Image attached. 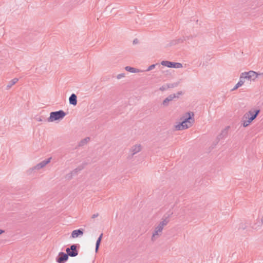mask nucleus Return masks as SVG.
<instances>
[{"label": "nucleus", "mask_w": 263, "mask_h": 263, "mask_svg": "<svg viewBox=\"0 0 263 263\" xmlns=\"http://www.w3.org/2000/svg\"><path fill=\"white\" fill-rule=\"evenodd\" d=\"M260 112V110L259 109L252 108L248 112L245 114L242 119L243 126L244 127H248L259 115Z\"/></svg>", "instance_id": "obj_1"}, {"label": "nucleus", "mask_w": 263, "mask_h": 263, "mask_svg": "<svg viewBox=\"0 0 263 263\" xmlns=\"http://www.w3.org/2000/svg\"><path fill=\"white\" fill-rule=\"evenodd\" d=\"M66 115V112L63 110L52 111L50 113V116L47 118V121L49 122L57 121H60L62 120Z\"/></svg>", "instance_id": "obj_2"}, {"label": "nucleus", "mask_w": 263, "mask_h": 263, "mask_svg": "<svg viewBox=\"0 0 263 263\" xmlns=\"http://www.w3.org/2000/svg\"><path fill=\"white\" fill-rule=\"evenodd\" d=\"M80 247L79 244H73L69 247L67 248L65 251L68 256L76 257L78 255Z\"/></svg>", "instance_id": "obj_3"}, {"label": "nucleus", "mask_w": 263, "mask_h": 263, "mask_svg": "<svg viewBox=\"0 0 263 263\" xmlns=\"http://www.w3.org/2000/svg\"><path fill=\"white\" fill-rule=\"evenodd\" d=\"M194 117V112L189 111L187 112L185 114V116L181 118L180 120H182L186 124H188V125H190V127H191L195 121Z\"/></svg>", "instance_id": "obj_4"}, {"label": "nucleus", "mask_w": 263, "mask_h": 263, "mask_svg": "<svg viewBox=\"0 0 263 263\" xmlns=\"http://www.w3.org/2000/svg\"><path fill=\"white\" fill-rule=\"evenodd\" d=\"M241 78L248 79L249 80H254L258 77V72L250 70L248 72H242L241 74Z\"/></svg>", "instance_id": "obj_5"}, {"label": "nucleus", "mask_w": 263, "mask_h": 263, "mask_svg": "<svg viewBox=\"0 0 263 263\" xmlns=\"http://www.w3.org/2000/svg\"><path fill=\"white\" fill-rule=\"evenodd\" d=\"M161 64L169 68H180L182 67V64L180 63L173 62L168 61H162Z\"/></svg>", "instance_id": "obj_6"}, {"label": "nucleus", "mask_w": 263, "mask_h": 263, "mask_svg": "<svg viewBox=\"0 0 263 263\" xmlns=\"http://www.w3.org/2000/svg\"><path fill=\"white\" fill-rule=\"evenodd\" d=\"M68 259V255L63 252H60L55 259L58 263H65Z\"/></svg>", "instance_id": "obj_7"}, {"label": "nucleus", "mask_w": 263, "mask_h": 263, "mask_svg": "<svg viewBox=\"0 0 263 263\" xmlns=\"http://www.w3.org/2000/svg\"><path fill=\"white\" fill-rule=\"evenodd\" d=\"M173 214V212L171 210H169L167 213H166L162 218V221L160 222L161 225H163L164 226L167 225L170 221V218L172 217Z\"/></svg>", "instance_id": "obj_8"}, {"label": "nucleus", "mask_w": 263, "mask_h": 263, "mask_svg": "<svg viewBox=\"0 0 263 263\" xmlns=\"http://www.w3.org/2000/svg\"><path fill=\"white\" fill-rule=\"evenodd\" d=\"M52 159L51 157H50L46 160H44L41 162L40 163L37 164L36 165L33 166V168H35V170H40L44 167H45L47 164H48L50 162L51 159Z\"/></svg>", "instance_id": "obj_9"}, {"label": "nucleus", "mask_w": 263, "mask_h": 263, "mask_svg": "<svg viewBox=\"0 0 263 263\" xmlns=\"http://www.w3.org/2000/svg\"><path fill=\"white\" fill-rule=\"evenodd\" d=\"M84 230L80 228L77 230H73L70 236V238H76L82 236L84 234Z\"/></svg>", "instance_id": "obj_10"}, {"label": "nucleus", "mask_w": 263, "mask_h": 263, "mask_svg": "<svg viewBox=\"0 0 263 263\" xmlns=\"http://www.w3.org/2000/svg\"><path fill=\"white\" fill-rule=\"evenodd\" d=\"M164 227V226L163 225H161V223L160 222L158 226L155 228L152 237V240H153V238L155 237V236L158 235L159 233H161L162 232Z\"/></svg>", "instance_id": "obj_11"}, {"label": "nucleus", "mask_w": 263, "mask_h": 263, "mask_svg": "<svg viewBox=\"0 0 263 263\" xmlns=\"http://www.w3.org/2000/svg\"><path fill=\"white\" fill-rule=\"evenodd\" d=\"M181 122H179L177 125L175 126V128L177 130H183L187 129L190 127V125L186 124L182 120H181Z\"/></svg>", "instance_id": "obj_12"}, {"label": "nucleus", "mask_w": 263, "mask_h": 263, "mask_svg": "<svg viewBox=\"0 0 263 263\" xmlns=\"http://www.w3.org/2000/svg\"><path fill=\"white\" fill-rule=\"evenodd\" d=\"M87 165V162H83L81 165H79L78 167H77L76 168H75L74 170L71 172L72 175H77L78 173L82 170H83Z\"/></svg>", "instance_id": "obj_13"}, {"label": "nucleus", "mask_w": 263, "mask_h": 263, "mask_svg": "<svg viewBox=\"0 0 263 263\" xmlns=\"http://www.w3.org/2000/svg\"><path fill=\"white\" fill-rule=\"evenodd\" d=\"M175 97L174 95H169L163 101L162 105L164 107L167 106L169 105L170 102L173 101L175 99Z\"/></svg>", "instance_id": "obj_14"}, {"label": "nucleus", "mask_w": 263, "mask_h": 263, "mask_svg": "<svg viewBox=\"0 0 263 263\" xmlns=\"http://www.w3.org/2000/svg\"><path fill=\"white\" fill-rule=\"evenodd\" d=\"M69 102L71 105L76 106L77 104V97L74 93H72L69 98Z\"/></svg>", "instance_id": "obj_15"}, {"label": "nucleus", "mask_w": 263, "mask_h": 263, "mask_svg": "<svg viewBox=\"0 0 263 263\" xmlns=\"http://www.w3.org/2000/svg\"><path fill=\"white\" fill-rule=\"evenodd\" d=\"M141 151V145H135L133 146L131 148L132 152V156H134L135 154Z\"/></svg>", "instance_id": "obj_16"}, {"label": "nucleus", "mask_w": 263, "mask_h": 263, "mask_svg": "<svg viewBox=\"0 0 263 263\" xmlns=\"http://www.w3.org/2000/svg\"><path fill=\"white\" fill-rule=\"evenodd\" d=\"M244 78H241V74H240V79L239 82L235 85L233 88L231 89V91H234L236 90L239 87L241 86L245 82Z\"/></svg>", "instance_id": "obj_17"}, {"label": "nucleus", "mask_w": 263, "mask_h": 263, "mask_svg": "<svg viewBox=\"0 0 263 263\" xmlns=\"http://www.w3.org/2000/svg\"><path fill=\"white\" fill-rule=\"evenodd\" d=\"M229 128V126L227 127L225 129L222 130L221 133L218 135L217 139L219 140L220 139L226 137L228 134V129Z\"/></svg>", "instance_id": "obj_18"}, {"label": "nucleus", "mask_w": 263, "mask_h": 263, "mask_svg": "<svg viewBox=\"0 0 263 263\" xmlns=\"http://www.w3.org/2000/svg\"><path fill=\"white\" fill-rule=\"evenodd\" d=\"M18 81V79L17 78H14L13 79L11 80L7 85L6 89H9L13 85L16 83Z\"/></svg>", "instance_id": "obj_19"}, {"label": "nucleus", "mask_w": 263, "mask_h": 263, "mask_svg": "<svg viewBox=\"0 0 263 263\" xmlns=\"http://www.w3.org/2000/svg\"><path fill=\"white\" fill-rule=\"evenodd\" d=\"M125 69L130 72H137L139 71V70L138 69H136L135 68L130 67V66H126L125 67Z\"/></svg>", "instance_id": "obj_20"}, {"label": "nucleus", "mask_w": 263, "mask_h": 263, "mask_svg": "<svg viewBox=\"0 0 263 263\" xmlns=\"http://www.w3.org/2000/svg\"><path fill=\"white\" fill-rule=\"evenodd\" d=\"M90 140V138L89 137H86L83 139H82L80 142V144H79V146H83L84 145V144H85L88 141H89Z\"/></svg>", "instance_id": "obj_21"}, {"label": "nucleus", "mask_w": 263, "mask_h": 263, "mask_svg": "<svg viewBox=\"0 0 263 263\" xmlns=\"http://www.w3.org/2000/svg\"><path fill=\"white\" fill-rule=\"evenodd\" d=\"M179 82H176V83H170V84H167V87L169 88H174V87H177L178 84H179Z\"/></svg>", "instance_id": "obj_22"}, {"label": "nucleus", "mask_w": 263, "mask_h": 263, "mask_svg": "<svg viewBox=\"0 0 263 263\" xmlns=\"http://www.w3.org/2000/svg\"><path fill=\"white\" fill-rule=\"evenodd\" d=\"M103 234L101 233L99 237L98 238L96 244L100 245L102 238H103Z\"/></svg>", "instance_id": "obj_23"}, {"label": "nucleus", "mask_w": 263, "mask_h": 263, "mask_svg": "<svg viewBox=\"0 0 263 263\" xmlns=\"http://www.w3.org/2000/svg\"><path fill=\"white\" fill-rule=\"evenodd\" d=\"M177 44V41H176V39L172 40L170 43L167 45V46H172L173 45H176Z\"/></svg>", "instance_id": "obj_24"}, {"label": "nucleus", "mask_w": 263, "mask_h": 263, "mask_svg": "<svg viewBox=\"0 0 263 263\" xmlns=\"http://www.w3.org/2000/svg\"><path fill=\"white\" fill-rule=\"evenodd\" d=\"M171 95L175 96V99H178L179 97V96L182 95V92L181 91H179L177 92L176 93H173V94H171Z\"/></svg>", "instance_id": "obj_25"}, {"label": "nucleus", "mask_w": 263, "mask_h": 263, "mask_svg": "<svg viewBox=\"0 0 263 263\" xmlns=\"http://www.w3.org/2000/svg\"><path fill=\"white\" fill-rule=\"evenodd\" d=\"M157 65V64H152L151 65H150L148 68L146 70V71H150V70H152V69H153L154 68H155V67H156V66Z\"/></svg>", "instance_id": "obj_26"}, {"label": "nucleus", "mask_w": 263, "mask_h": 263, "mask_svg": "<svg viewBox=\"0 0 263 263\" xmlns=\"http://www.w3.org/2000/svg\"><path fill=\"white\" fill-rule=\"evenodd\" d=\"M176 41H177V44L183 42L184 41H185V38L182 37V38H179L178 39H176Z\"/></svg>", "instance_id": "obj_27"}, {"label": "nucleus", "mask_w": 263, "mask_h": 263, "mask_svg": "<svg viewBox=\"0 0 263 263\" xmlns=\"http://www.w3.org/2000/svg\"><path fill=\"white\" fill-rule=\"evenodd\" d=\"M73 176L74 175H72V173L70 172V173L66 175V178L68 180H70L72 179Z\"/></svg>", "instance_id": "obj_28"}, {"label": "nucleus", "mask_w": 263, "mask_h": 263, "mask_svg": "<svg viewBox=\"0 0 263 263\" xmlns=\"http://www.w3.org/2000/svg\"><path fill=\"white\" fill-rule=\"evenodd\" d=\"M167 88H168V87H167V85L166 86L163 85L159 88V90L163 91L166 90Z\"/></svg>", "instance_id": "obj_29"}, {"label": "nucleus", "mask_w": 263, "mask_h": 263, "mask_svg": "<svg viewBox=\"0 0 263 263\" xmlns=\"http://www.w3.org/2000/svg\"><path fill=\"white\" fill-rule=\"evenodd\" d=\"M35 168H33V167H31V168H30L28 171H27V173L28 175H30L32 172L35 170Z\"/></svg>", "instance_id": "obj_30"}, {"label": "nucleus", "mask_w": 263, "mask_h": 263, "mask_svg": "<svg viewBox=\"0 0 263 263\" xmlns=\"http://www.w3.org/2000/svg\"><path fill=\"white\" fill-rule=\"evenodd\" d=\"M124 77H125V74L124 73H120V74H119L118 75H117V78L118 79H120L121 78H123Z\"/></svg>", "instance_id": "obj_31"}, {"label": "nucleus", "mask_w": 263, "mask_h": 263, "mask_svg": "<svg viewBox=\"0 0 263 263\" xmlns=\"http://www.w3.org/2000/svg\"><path fill=\"white\" fill-rule=\"evenodd\" d=\"M100 246V245H99L96 244V247H95V252H96V253H97L98 252Z\"/></svg>", "instance_id": "obj_32"}, {"label": "nucleus", "mask_w": 263, "mask_h": 263, "mask_svg": "<svg viewBox=\"0 0 263 263\" xmlns=\"http://www.w3.org/2000/svg\"><path fill=\"white\" fill-rule=\"evenodd\" d=\"M247 227V226L245 224H241L239 227V229H242V230H245Z\"/></svg>", "instance_id": "obj_33"}, {"label": "nucleus", "mask_w": 263, "mask_h": 263, "mask_svg": "<svg viewBox=\"0 0 263 263\" xmlns=\"http://www.w3.org/2000/svg\"><path fill=\"white\" fill-rule=\"evenodd\" d=\"M139 43L138 39H135L133 41V44H137Z\"/></svg>", "instance_id": "obj_34"}, {"label": "nucleus", "mask_w": 263, "mask_h": 263, "mask_svg": "<svg viewBox=\"0 0 263 263\" xmlns=\"http://www.w3.org/2000/svg\"><path fill=\"white\" fill-rule=\"evenodd\" d=\"M99 216V214L98 213H96V214H94L92 215L91 216V218H95L97 217H98Z\"/></svg>", "instance_id": "obj_35"}, {"label": "nucleus", "mask_w": 263, "mask_h": 263, "mask_svg": "<svg viewBox=\"0 0 263 263\" xmlns=\"http://www.w3.org/2000/svg\"><path fill=\"white\" fill-rule=\"evenodd\" d=\"M36 120L37 121H43V119H42V117H36Z\"/></svg>", "instance_id": "obj_36"}, {"label": "nucleus", "mask_w": 263, "mask_h": 263, "mask_svg": "<svg viewBox=\"0 0 263 263\" xmlns=\"http://www.w3.org/2000/svg\"><path fill=\"white\" fill-rule=\"evenodd\" d=\"M5 232V231L2 229H0V235L4 233Z\"/></svg>", "instance_id": "obj_37"}, {"label": "nucleus", "mask_w": 263, "mask_h": 263, "mask_svg": "<svg viewBox=\"0 0 263 263\" xmlns=\"http://www.w3.org/2000/svg\"><path fill=\"white\" fill-rule=\"evenodd\" d=\"M183 37L185 38V40H189L190 39V36H185V37L183 36Z\"/></svg>", "instance_id": "obj_38"}, {"label": "nucleus", "mask_w": 263, "mask_h": 263, "mask_svg": "<svg viewBox=\"0 0 263 263\" xmlns=\"http://www.w3.org/2000/svg\"><path fill=\"white\" fill-rule=\"evenodd\" d=\"M258 76H263V73H258Z\"/></svg>", "instance_id": "obj_39"}, {"label": "nucleus", "mask_w": 263, "mask_h": 263, "mask_svg": "<svg viewBox=\"0 0 263 263\" xmlns=\"http://www.w3.org/2000/svg\"><path fill=\"white\" fill-rule=\"evenodd\" d=\"M261 221V223L263 224V217H262Z\"/></svg>", "instance_id": "obj_40"}]
</instances>
